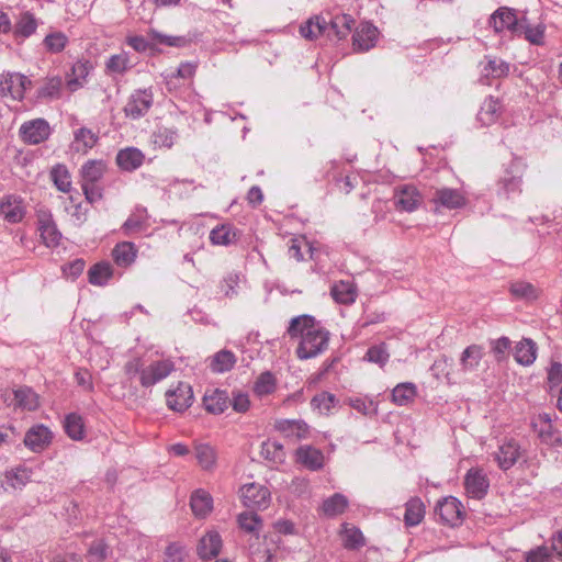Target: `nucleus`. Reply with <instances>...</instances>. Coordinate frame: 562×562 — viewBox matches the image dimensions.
Here are the masks:
<instances>
[{
  "mask_svg": "<svg viewBox=\"0 0 562 562\" xmlns=\"http://www.w3.org/2000/svg\"><path fill=\"white\" fill-rule=\"evenodd\" d=\"M288 334L291 338L301 337L296 355L302 360L315 358L328 347L329 331L307 314L293 317Z\"/></svg>",
  "mask_w": 562,
  "mask_h": 562,
  "instance_id": "obj_1",
  "label": "nucleus"
},
{
  "mask_svg": "<svg viewBox=\"0 0 562 562\" xmlns=\"http://www.w3.org/2000/svg\"><path fill=\"white\" fill-rule=\"evenodd\" d=\"M31 80L19 72H3L0 75V97L21 101Z\"/></svg>",
  "mask_w": 562,
  "mask_h": 562,
  "instance_id": "obj_2",
  "label": "nucleus"
},
{
  "mask_svg": "<svg viewBox=\"0 0 562 562\" xmlns=\"http://www.w3.org/2000/svg\"><path fill=\"white\" fill-rule=\"evenodd\" d=\"M524 167L519 161H513L497 182L498 194L509 199L521 192Z\"/></svg>",
  "mask_w": 562,
  "mask_h": 562,
  "instance_id": "obj_3",
  "label": "nucleus"
},
{
  "mask_svg": "<svg viewBox=\"0 0 562 562\" xmlns=\"http://www.w3.org/2000/svg\"><path fill=\"white\" fill-rule=\"evenodd\" d=\"M154 102L150 90L143 89L134 91L127 99L123 109L126 117L138 120L147 114Z\"/></svg>",
  "mask_w": 562,
  "mask_h": 562,
  "instance_id": "obj_4",
  "label": "nucleus"
},
{
  "mask_svg": "<svg viewBox=\"0 0 562 562\" xmlns=\"http://www.w3.org/2000/svg\"><path fill=\"white\" fill-rule=\"evenodd\" d=\"M175 370L170 359L157 360L145 367L140 372V385L150 387L166 379Z\"/></svg>",
  "mask_w": 562,
  "mask_h": 562,
  "instance_id": "obj_5",
  "label": "nucleus"
},
{
  "mask_svg": "<svg viewBox=\"0 0 562 562\" xmlns=\"http://www.w3.org/2000/svg\"><path fill=\"white\" fill-rule=\"evenodd\" d=\"M50 135V126L44 119H34L24 122L20 127L22 140L30 145H37L46 140Z\"/></svg>",
  "mask_w": 562,
  "mask_h": 562,
  "instance_id": "obj_6",
  "label": "nucleus"
},
{
  "mask_svg": "<svg viewBox=\"0 0 562 562\" xmlns=\"http://www.w3.org/2000/svg\"><path fill=\"white\" fill-rule=\"evenodd\" d=\"M488 24L496 33L507 30L516 35L519 32L520 19L514 9L501 7L490 16Z\"/></svg>",
  "mask_w": 562,
  "mask_h": 562,
  "instance_id": "obj_7",
  "label": "nucleus"
},
{
  "mask_svg": "<svg viewBox=\"0 0 562 562\" xmlns=\"http://www.w3.org/2000/svg\"><path fill=\"white\" fill-rule=\"evenodd\" d=\"M435 512L440 517L441 521L449 526H457L461 524L463 519L462 504L453 496H448L439 501Z\"/></svg>",
  "mask_w": 562,
  "mask_h": 562,
  "instance_id": "obj_8",
  "label": "nucleus"
},
{
  "mask_svg": "<svg viewBox=\"0 0 562 562\" xmlns=\"http://www.w3.org/2000/svg\"><path fill=\"white\" fill-rule=\"evenodd\" d=\"M37 225L43 243L47 247H55L59 245L61 233L58 231L53 215L47 210L37 211Z\"/></svg>",
  "mask_w": 562,
  "mask_h": 562,
  "instance_id": "obj_9",
  "label": "nucleus"
},
{
  "mask_svg": "<svg viewBox=\"0 0 562 562\" xmlns=\"http://www.w3.org/2000/svg\"><path fill=\"white\" fill-rule=\"evenodd\" d=\"M240 497L246 507L266 508L270 501V492L263 485L250 483L240 488Z\"/></svg>",
  "mask_w": 562,
  "mask_h": 562,
  "instance_id": "obj_10",
  "label": "nucleus"
},
{
  "mask_svg": "<svg viewBox=\"0 0 562 562\" xmlns=\"http://www.w3.org/2000/svg\"><path fill=\"white\" fill-rule=\"evenodd\" d=\"M490 483L486 474L481 469H470L464 477V487L468 495L475 499H482L488 490Z\"/></svg>",
  "mask_w": 562,
  "mask_h": 562,
  "instance_id": "obj_11",
  "label": "nucleus"
},
{
  "mask_svg": "<svg viewBox=\"0 0 562 562\" xmlns=\"http://www.w3.org/2000/svg\"><path fill=\"white\" fill-rule=\"evenodd\" d=\"M431 201L436 206V212L440 209L454 210L465 205L467 199L458 189L441 188L437 189Z\"/></svg>",
  "mask_w": 562,
  "mask_h": 562,
  "instance_id": "obj_12",
  "label": "nucleus"
},
{
  "mask_svg": "<svg viewBox=\"0 0 562 562\" xmlns=\"http://www.w3.org/2000/svg\"><path fill=\"white\" fill-rule=\"evenodd\" d=\"M0 215L12 224L21 222L25 215L22 198L15 194L4 195L0 201Z\"/></svg>",
  "mask_w": 562,
  "mask_h": 562,
  "instance_id": "obj_13",
  "label": "nucleus"
},
{
  "mask_svg": "<svg viewBox=\"0 0 562 562\" xmlns=\"http://www.w3.org/2000/svg\"><path fill=\"white\" fill-rule=\"evenodd\" d=\"M166 398L169 408L183 412L192 404L193 392L189 384L179 382L175 390L166 392Z\"/></svg>",
  "mask_w": 562,
  "mask_h": 562,
  "instance_id": "obj_14",
  "label": "nucleus"
},
{
  "mask_svg": "<svg viewBox=\"0 0 562 562\" xmlns=\"http://www.w3.org/2000/svg\"><path fill=\"white\" fill-rule=\"evenodd\" d=\"M395 206L404 212L415 211L422 203V195L414 186H402L395 191Z\"/></svg>",
  "mask_w": 562,
  "mask_h": 562,
  "instance_id": "obj_15",
  "label": "nucleus"
},
{
  "mask_svg": "<svg viewBox=\"0 0 562 562\" xmlns=\"http://www.w3.org/2000/svg\"><path fill=\"white\" fill-rule=\"evenodd\" d=\"M378 29L370 23H362L352 35V46L357 52H367L374 47Z\"/></svg>",
  "mask_w": 562,
  "mask_h": 562,
  "instance_id": "obj_16",
  "label": "nucleus"
},
{
  "mask_svg": "<svg viewBox=\"0 0 562 562\" xmlns=\"http://www.w3.org/2000/svg\"><path fill=\"white\" fill-rule=\"evenodd\" d=\"M52 441V431L44 425L32 427L24 437V443L34 452L44 450Z\"/></svg>",
  "mask_w": 562,
  "mask_h": 562,
  "instance_id": "obj_17",
  "label": "nucleus"
},
{
  "mask_svg": "<svg viewBox=\"0 0 562 562\" xmlns=\"http://www.w3.org/2000/svg\"><path fill=\"white\" fill-rule=\"evenodd\" d=\"M520 447L515 440H508L498 447L495 460L502 470L510 469L520 458Z\"/></svg>",
  "mask_w": 562,
  "mask_h": 562,
  "instance_id": "obj_18",
  "label": "nucleus"
},
{
  "mask_svg": "<svg viewBox=\"0 0 562 562\" xmlns=\"http://www.w3.org/2000/svg\"><path fill=\"white\" fill-rule=\"evenodd\" d=\"M274 428L288 438L304 439L310 432L308 425L301 419H279Z\"/></svg>",
  "mask_w": 562,
  "mask_h": 562,
  "instance_id": "obj_19",
  "label": "nucleus"
},
{
  "mask_svg": "<svg viewBox=\"0 0 562 562\" xmlns=\"http://www.w3.org/2000/svg\"><path fill=\"white\" fill-rule=\"evenodd\" d=\"M296 460L311 471H317L324 467L323 452L312 446H301L297 448Z\"/></svg>",
  "mask_w": 562,
  "mask_h": 562,
  "instance_id": "obj_20",
  "label": "nucleus"
},
{
  "mask_svg": "<svg viewBox=\"0 0 562 562\" xmlns=\"http://www.w3.org/2000/svg\"><path fill=\"white\" fill-rule=\"evenodd\" d=\"M144 154L135 148L121 149L116 155V164L124 171H133L139 168L144 161Z\"/></svg>",
  "mask_w": 562,
  "mask_h": 562,
  "instance_id": "obj_21",
  "label": "nucleus"
},
{
  "mask_svg": "<svg viewBox=\"0 0 562 562\" xmlns=\"http://www.w3.org/2000/svg\"><path fill=\"white\" fill-rule=\"evenodd\" d=\"M355 25V20L349 14H337L328 22L327 36L338 40L346 38Z\"/></svg>",
  "mask_w": 562,
  "mask_h": 562,
  "instance_id": "obj_22",
  "label": "nucleus"
},
{
  "mask_svg": "<svg viewBox=\"0 0 562 562\" xmlns=\"http://www.w3.org/2000/svg\"><path fill=\"white\" fill-rule=\"evenodd\" d=\"M483 347L479 345L468 346L461 353L459 372L467 373L476 370L483 359Z\"/></svg>",
  "mask_w": 562,
  "mask_h": 562,
  "instance_id": "obj_23",
  "label": "nucleus"
},
{
  "mask_svg": "<svg viewBox=\"0 0 562 562\" xmlns=\"http://www.w3.org/2000/svg\"><path fill=\"white\" fill-rule=\"evenodd\" d=\"M222 549V539L220 535L215 531L207 532L200 540L198 547V554L201 559H212L215 558Z\"/></svg>",
  "mask_w": 562,
  "mask_h": 562,
  "instance_id": "obj_24",
  "label": "nucleus"
},
{
  "mask_svg": "<svg viewBox=\"0 0 562 562\" xmlns=\"http://www.w3.org/2000/svg\"><path fill=\"white\" fill-rule=\"evenodd\" d=\"M229 404L228 395L225 391L212 390L204 394L203 405L209 413L221 414Z\"/></svg>",
  "mask_w": 562,
  "mask_h": 562,
  "instance_id": "obj_25",
  "label": "nucleus"
},
{
  "mask_svg": "<svg viewBox=\"0 0 562 562\" xmlns=\"http://www.w3.org/2000/svg\"><path fill=\"white\" fill-rule=\"evenodd\" d=\"M328 30V21L321 15L310 18L300 26L302 37L313 41L325 34Z\"/></svg>",
  "mask_w": 562,
  "mask_h": 562,
  "instance_id": "obj_26",
  "label": "nucleus"
},
{
  "mask_svg": "<svg viewBox=\"0 0 562 562\" xmlns=\"http://www.w3.org/2000/svg\"><path fill=\"white\" fill-rule=\"evenodd\" d=\"M112 257L117 266L126 268L135 261L137 249L133 243L122 241L113 248Z\"/></svg>",
  "mask_w": 562,
  "mask_h": 562,
  "instance_id": "obj_27",
  "label": "nucleus"
},
{
  "mask_svg": "<svg viewBox=\"0 0 562 562\" xmlns=\"http://www.w3.org/2000/svg\"><path fill=\"white\" fill-rule=\"evenodd\" d=\"M515 360L521 366H530L537 358V345L533 340L525 338L515 347Z\"/></svg>",
  "mask_w": 562,
  "mask_h": 562,
  "instance_id": "obj_28",
  "label": "nucleus"
},
{
  "mask_svg": "<svg viewBox=\"0 0 562 562\" xmlns=\"http://www.w3.org/2000/svg\"><path fill=\"white\" fill-rule=\"evenodd\" d=\"M417 387L412 382L397 384L392 391V402L398 406H406L414 402Z\"/></svg>",
  "mask_w": 562,
  "mask_h": 562,
  "instance_id": "obj_29",
  "label": "nucleus"
},
{
  "mask_svg": "<svg viewBox=\"0 0 562 562\" xmlns=\"http://www.w3.org/2000/svg\"><path fill=\"white\" fill-rule=\"evenodd\" d=\"M424 516L425 505L420 498L413 497L405 504L404 521L406 526H417L422 522Z\"/></svg>",
  "mask_w": 562,
  "mask_h": 562,
  "instance_id": "obj_30",
  "label": "nucleus"
},
{
  "mask_svg": "<svg viewBox=\"0 0 562 562\" xmlns=\"http://www.w3.org/2000/svg\"><path fill=\"white\" fill-rule=\"evenodd\" d=\"M106 170L103 160H89L81 168L82 183H98Z\"/></svg>",
  "mask_w": 562,
  "mask_h": 562,
  "instance_id": "obj_31",
  "label": "nucleus"
},
{
  "mask_svg": "<svg viewBox=\"0 0 562 562\" xmlns=\"http://www.w3.org/2000/svg\"><path fill=\"white\" fill-rule=\"evenodd\" d=\"M333 299L339 304H351L356 301L357 291L349 281L335 283L330 290Z\"/></svg>",
  "mask_w": 562,
  "mask_h": 562,
  "instance_id": "obj_32",
  "label": "nucleus"
},
{
  "mask_svg": "<svg viewBox=\"0 0 562 562\" xmlns=\"http://www.w3.org/2000/svg\"><path fill=\"white\" fill-rule=\"evenodd\" d=\"M190 505L195 516L205 517L212 510L213 499L207 492L198 490L192 494Z\"/></svg>",
  "mask_w": 562,
  "mask_h": 562,
  "instance_id": "obj_33",
  "label": "nucleus"
},
{
  "mask_svg": "<svg viewBox=\"0 0 562 562\" xmlns=\"http://www.w3.org/2000/svg\"><path fill=\"white\" fill-rule=\"evenodd\" d=\"M112 276V266L104 261L93 265L88 271L89 282L98 286L105 285Z\"/></svg>",
  "mask_w": 562,
  "mask_h": 562,
  "instance_id": "obj_34",
  "label": "nucleus"
},
{
  "mask_svg": "<svg viewBox=\"0 0 562 562\" xmlns=\"http://www.w3.org/2000/svg\"><path fill=\"white\" fill-rule=\"evenodd\" d=\"M544 25L538 24L532 26L528 23L526 18L520 19L519 32L516 35H524L525 38L533 45L543 44L544 38Z\"/></svg>",
  "mask_w": 562,
  "mask_h": 562,
  "instance_id": "obj_35",
  "label": "nucleus"
},
{
  "mask_svg": "<svg viewBox=\"0 0 562 562\" xmlns=\"http://www.w3.org/2000/svg\"><path fill=\"white\" fill-rule=\"evenodd\" d=\"M501 111V104L497 99H494L493 97H490L484 100L479 113H477V120L483 125H491L493 124Z\"/></svg>",
  "mask_w": 562,
  "mask_h": 562,
  "instance_id": "obj_36",
  "label": "nucleus"
},
{
  "mask_svg": "<svg viewBox=\"0 0 562 562\" xmlns=\"http://www.w3.org/2000/svg\"><path fill=\"white\" fill-rule=\"evenodd\" d=\"M260 454L263 459L280 464L285 460V451L282 443L274 440H267L261 443Z\"/></svg>",
  "mask_w": 562,
  "mask_h": 562,
  "instance_id": "obj_37",
  "label": "nucleus"
},
{
  "mask_svg": "<svg viewBox=\"0 0 562 562\" xmlns=\"http://www.w3.org/2000/svg\"><path fill=\"white\" fill-rule=\"evenodd\" d=\"M14 394V406L34 411L38 407V398L35 392L31 387L22 386L15 391Z\"/></svg>",
  "mask_w": 562,
  "mask_h": 562,
  "instance_id": "obj_38",
  "label": "nucleus"
},
{
  "mask_svg": "<svg viewBox=\"0 0 562 562\" xmlns=\"http://www.w3.org/2000/svg\"><path fill=\"white\" fill-rule=\"evenodd\" d=\"M348 499L340 493H335L323 502V513L327 517L341 515L348 507Z\"/></svg>",
  "mask_w": 562,
  "mask_h": 562,
  "instance_id": "obj_39",
  "label": "nucleus"
},
{
  "mask_svg": "<svg viewBox=\"0 0 562 562\" xmlns=\"http://www.w3.org/2000/svg\"><path fill=\"white\" fill-rule=\"evenodd\" d=\"M236 363L235 355L229 350L216 352L210 362V368L215 373H224L233 369Z\"/></svg>",
  "mask_w": 562,
  "mask_h": 562,
  "instance_id": "obj_40",
  "label": "nucleus"
},
{
  "mask_svg": "<svg viewBox=\"0 0 562 562\" xmlns=\"http://www.w3.org/2000/svg\"><path fill=\"white\" fill-rule=\"evenodd\" d=\"M195 459L199 465L206 471L213 470L216 465V452L207 443H199L194 447Z\"/></svg>",
  "mask_w": 562,
  "mask_h": 562,
  "instance_id": "obj_41",
  "label": "nucleus"
},
{
  "mask_svg": "<svg viewBox=\"0 0 562 562\" xmlns=\"http://www.w3.org/2000/svg\"><path fill=\"white\" fill-rule=\"evenodd\" d=\"M238 526L245 532L259 537V533L262 529V520L261 518L252 512H244L237 517Z\"/></svg>",
  "mask_w": 562,
  "mask_h": 562,
  "instance_id": "obj_42",
  "label": "nucleus"
},
{
  "mask_svg": "<svg viewBox=\"0 0 562 562\" xmlns=\"http://www.w3.org/2000/svg\"><path fill=\"white\" fill-rule=\"evenodd\" d=\"M389 359L390 352L385 342L371 346L363 357L364 361L378 364L380 368H384Z\"/></svg>",
  "mask_w": 562,
  "mask_h": 562,
  "instance_id": "obj_43",
  "label": "nucleus"
},
{
  "mask_svg": "<svg viewBox=\"0 0 562 562\" xmlns=\"http://www.w3.org/2000/svg\"><path fill=\"white\" fill-rule=\"evenodd\" d=\"M147 226V213L145 209H137L122 225L125 234L140 232Z\"/></svg>",
  "mask_w": 562,
  "mask_h": 562,
  "instance_id": "obj_44",
  "label": "nucleus"
},
{
  "mask_svg": "<svg viewBox=\"0 0 562 562\" xmlns=\"http://www.w3.org/2000/svg\"><path fill=\"white\" fill-rule=\"evenodd\" d=\"M36 27L37 23L33 14L25 12L15 23L14 35L22 38L29 37L36 31Z\"/></svg>",
  "mask_w": 562,
  "mask_h": 562,
  "instance_id": "obj_45",
  "label": "nucleus"
},
{
  "mask_svg": "<svg viewBox=\"0 0 562 562\" xmlns=\"http://www.w3.org/2000/svg\"><path fill=\"white\" fill-rule=\"evenodd\" d=\"M97 140V135L86 127H81L75 133V148L77 151L86 153L95 145Z\"/></svg>",
  "mask_w": 562,
  "mask_h": 562,
  "instance_id": "obj_46",
  "label": "nucleus"
},
{
  "mask_svg": "<svg viewBox=\"0 0 562 562\" xmlns=\"http://www.w3.org/2000/svg\"><path fill=\"white\" fill-rule=\"evenodd\" d=\"M66 434L74 440H80L83 437V422L81 416L71 413L68 414L64 422Z\"/></svg>",
  "mask_w": 562,
  "mask_h": 562,
  "instance_id": "obj_47",
  "label": "nucleus"
},
{
  "mask_svg": "<svg viewBox=\"0 0 562 562\" xmlns=\"http://www.w3.org/2000/svg\"><path fill=\"white\" fill-rule=\"evenodd\" d=\"M50 177L56 188L61 192H69L71 189L70 175L64 165L55 166L50 171Z\"/></svg>",
  "mask_w": 562,
  "mask_h": 562,
  "instance_id": "obj_48",
  "label": "nucleus"
},
{
  "mask_svg": "<svg viewBox=\"0 0 562 562\" xmlns=\"http://www.w3.org/2000/svg\"><path fill=\"white\" fill-rule=\"evenodd\" d=\"M235 233L229 225H218L210 233V239L214 245L227 246L235 239Z\"/></svg>",
  "mask_w": 562,
  "mask_h": 562,
  "instance_id": "obj_49",
  "label": "nucleus"
},
{
  "mask_svg": "<svg viewBox=\"0 0 562 562\" xmlns=\"http://www.w3.org/2000/svg\"><path fill=\"white\" fill-rule=\"evenodd\" d=\"M510 293L517 297L522 300H536L539 295L538 289L529 282L517 281L512 283Z\"/></svg>",
  "mask_w": 562,
  "mask_h": 562,
  "instance_id": "obj_50",
  "label": "nucleus"
},
{
  "mask_svg": "<svg viewBox=\"0 0 562 562\" xmlns=\"http://www.w3.org/2000/svg\"><path fill=\"white\" fill-rule=\"evenodd\" d=\"M510 65L497 57H487L484 71L493 78H502L509 74Z\"/></svg>",
  "mask_w": 562,
  "mask_h": 562,
  "instance_id": "obj_51",
  "label": "nucleus"
},
{
  "mask_svg": "<svg viewBox=\"0 0 562 562\" xmlns=\"http://www.w3.org/2000/svg\"><path fill=\"white\" fill-rule=\"evenodd\" d=\"M31 473L30 469L25 467H18L8 471L5 477L13 488H21L31 480Z\"/></svg>",
  "mask_w": 562,
  "mask_h": 562,
  "instance_id": "obj_52",
  "label": "nucleus"
},
{
  "mask_svg": "<svg viewBox=\"0 0 562 562\" xmlns=\"http://www.w3.org/2000/svg\"><path fill=\"white\" fill-rule=\"evenodd\" d=\"M344 546L347 549H358L364 544V537L361 530L357 527L344 526L342 531Z\"/></svg>",
  "mask_w": 562,
  "mask_h": 562,
  "instance_id": "obj_53",
  "label": "nucleus"
},
{
  "mask_svg": "<svg viewBox=\"0 0 562 562\" xmlns=\"http://www.w3.org/2000/svg\"><path fill=\"white\" fill-rule=\"evenodd\" d=\"M276 390V378L269 372H262L255 382L254 391L257 395L263 396L271 394Z\"/></svg>",
  "mask_w": 562,
  "mask_h": 562,
  "instance_id": "obj_54",
  "label": "nucleus"
},
{
  "mask_svg": "<svg viewBox=\"0 0 562 562\" xmlns=\"http://www.w3.org/2000/svg\"><path fill=\"white\" fill-rule=\"evenodd\" d=\"M337 400L336 396L328 392H322L316 394L312 401L311 406L314 409H317L321 414H328L330 409L335 406Z\"/></svg>",
  "mask_w": 562,
  "mask_h": 562,
  "instance_id": "obj_55",
  "label": "nucleus"
},
{
  "mask_svg": "<svg viewBox=\"0 0 562 562\" xmlns=\"http://www.w3.org/2000/svg\"><path fill=\"white\" fill-rule=\"evenodd\" d=\"M452 360L447 358L446 356H441L437 360H435L434 364L431 366V371L434 374L439 378L440 374L445 375L449 383H456L457 382V374L459 371L451 372L448 370V368L451 366Z\"/></svg>",
  "mask_w": 562,
  "mask_h": 562,
  "instance_id": "obj_56",
  "label": "nucleus"
},
{
  "mask_svg": "<svg viewBox=\"0 0 562 562\" xmlns=\"http://www.w3.org/2000/svg\"><path fill=\"white\" fill-rule=\"evenodd\" d=\"M68 43V37L63 32H53L45 36L44 45L50 53L61 52Z\"/></svg>",
  "mask_w": 562,
  "mask_h": 562,
  "instance_id": "obj_57",
  "label": "nucleus"
},
{
  "mask_svg": "<svg viewBox=\"0 0 562 562\" xmlns=\"http://www.w3.org/2000/svg\"><path fill=\"white\" fill-rule=\"evenodd\" d=\"M348 404L366 416H372L378 414V405L372 400L362 397L349 398Z\"/></svg>",
  "mask_w": 562,
  "mask_h": 562,
  "instance_id": "obj_58",
  "label": "nucleus"
},
{
  "mask_svg": "<svg viewBox=\"0 0 562 562\" xmlns=\"http://www.w3.org/2000/svg\"><path fill=\"white\" fill-rule=\"evenodd\" d=\"M127 54L112 55L106 61V69L112 74H123L130 68Z\"/></svg>",
  "mask_w": 562,
  "mask_h": 562,
  "instance_id": "obj_59",
  "label": "nucleus"
},
{
  "mask_svg": "<svg viewBox=\"0 0 562 562\" xmlns=\"http://www.w3.org/2000/svg\"><path fill=\"white\" fill-rule=\"evenodd\" d=\"M109 553L108 546L103 542V540H95L90 546L87 559L88 562H103Z\"/></svg>",
  "mask_w": 562,
  "mask_h": 562,
  "instance_id": "obj_60",
  "label": "nucleus"
},
{
  "mask_svg": "<svg viewBox=\"0 0 562 562\" xmlns=\"http://www.w3.org/2000/svg\"><path fill=\"white\" fill-rule=\"evenodd\" d=\"M154 137L155 144L166 148H171L178 138V134L175 130L164 127L159 128L155 133Z\"/></svg>",
  "mask_w": 562,
  "mask_h": 562,
  "instance_id": "obj_61",
  "label": "nucleus"
},
{
  "mask_svg": "<svg viewBox=\"0 0 562 562\" xmlns=\"http://www.w3.org/2000/svg\"><path fill=\"white\" fill-rule=\"evenodd\" d=\"M240 281V277L236 272H231L225 276L221 282V291L227 297L237 295V288Z\"/></svg>",
  "mask_w": 562,
  "mask_h": 562,
  "instance_id": "obj_62",
  "label": "nucleus"
},
{
  "mask_svg": "<svg viewBox=\"0 0 562 562\" xmlns=\"http://www.w3.org/2000/svg\"><path fill=\"white\" fill-rule=\"evenodd\" d=\"M188 553L183 546L180 543L173 542L170 543L165 551V561L166 562H184Z\"/></svg>",
  "mask_w": 562,
  "mask_h": 562,
  "instance_id": "obj_63",
  "label": "nucleus"
},
{
  "mask_svg": "<svg viewBox=\"0 0 562 562\" xmlns=\"http://www.w3.org/2000/svg\"><path fill=\"white\" fill-rule=\"evenodd\" d=\"M148 36L156 44L166 46H180L183 43V38L181 37L165 35L156 30H150Z\"/></svg>",
  "mask_w": 562,
  "mask_h": 562,
  "instance_id": "obj_64",
  "label": "nucleus"
}]
</instances>
